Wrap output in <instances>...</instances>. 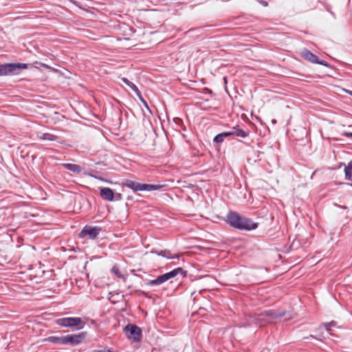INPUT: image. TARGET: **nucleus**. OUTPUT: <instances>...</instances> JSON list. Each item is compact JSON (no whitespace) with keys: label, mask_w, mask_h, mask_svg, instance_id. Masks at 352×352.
Instances as JSON below:
<instances>
[{"label":"nucleus","mask_w":352,"mask_h":352,"mask_svg":"<svg viewBox=\"0 0 352 352\" xmlns=\"http://www.w3.org/2000/svg\"><path fill=\"white\" fill-rule=\"evenodd\" d=\"M83 328V326H81L80 327H78V329H82Z\"/></svg>","instance_id":"34"},{"label":"nucleus","mask_w":352,"mask_h":352,"mask_svg":"<svg viewBox=\"0 0 352 352\" xmlns=\"http://www.w3.org/2000/svg\"><path fill=\"white\" fill-rule=\"evenodd\" d=\"M151 254H157L158 256L169 258V259H174V258H179L178 254L172 255L170 251L169 250H151Z\"/></svg>","instance_id":"12"},{"label":"nucleus","mask_w":352,"mask_h":352,"mask_svg":"<svg viewBox=\"0 0 352 352\" xmlns=\"http://www.w3.org/2000/svg\"><path fill=\"white\" fill-rule=\"evenodd\" d=\"M56 323L63 327H77L82 323V320L78 317H67L57 319Z\"/></svg>","instance_id":"7"},{"label":"nucleus","mask_w":352,"mask_h":352,"mask_svg":"<svg viewBox=\"0 0 352 352\" xmlns=\"http://www.w3.org/2000/svg\"><path fill=\"white\" fill-rule=\"evenodd\" d=\"M126 337L134 342H139L142 337V329L134 324H128L124 327Z\"/></svg>","instance_id":"6"},{"label":"nucleus","mask_w":352,"mask_h":352,"mask_svg":"<svg viewBox=\"0 0 352 352\" xmlns=\"http://www.w3.org/2000/svg\"><path fill=\"white\" fill-rule=\"evenodd\" d=\"M328 12H329L332 15H334L333 12H331L328 8H326Z\"/></svg>","instance_id":"31"},{"label":"nucleus","mask_w":352,"mask_h":352,"mask_svg":"<svg viewBox=\"0 0 352 352\" xmlns=\"http://www.w3.org/2000/svg\"><path fill=\"white\" fill-rule=\"evenodd\" d=\"M133 199V197L131 196H129L127 197V200H132Z\"/></svg>","instance_id":"32"},{"label":"nucleus","mask_w":352,"mask_h":352,"mask_svg":"<svg viewBox=\"0 0 352 352\" xmlns=\"http://www.w3.org/2000/svg\"><path fill=\"white\" fill-rule=\"evenodd\" d=\"M141 294H142V295H144V296L148 297V295H147V294H146L145 292L142 291V292H141Z\"/></svg>","instance_id":"29"},{"label":"nucleus","mask_w":352,"mask_h":352,"mask_svg":"<svg viewBox=\"0 0 352 352\" xmlns=\"http://www.w3.org/2000/svg\"><path fill=\"white\" fill-rule=\"evenodd\" d=\"M100 194L101 197L106 201H114V192L112 189L103 187L100 190Z\"/></svg>","instance_id":"11"},{"label":"nucleus","mask_w":352,"mask_h":352,"mask_svg":"<svg viewBox=\"0 0 352 352\" xmlns=\"http://www.w3.org/2000/svg\"><path fill=\"white\" fill-rule=\"evenodd\" d=\"M276 122H276V120H275V119L272 120V123L273 124H276Z\"/></svg>","instance_id":"30"},{"label":"nucleus","mask_w":352,"mask_h":352,"mask_svg":"<svg viewBox=\"0 0 352 352\" xmlns=\"http://www.w3.org/2000/svg\"><path fill=\"white\" fill-rule=\"evenodd\" d=\"M84 174L85 175L89 176L91 177H94V178H96V179H99V177H98L97 176L94 175L93 174V173H91V172H85Z\"/></svg>","instance_id":"24"},{"label":"nucleus","mask_w":352,"mask_h":352,"mask_svg":"<svg viewBox=\"0 0 352 352\" xmlns=\"http://www.w3.org/2000/svg\"><path fill=\"white\" fill-rule=\"evenodd\" d=\"M232 133V135H236L237 137L241 138H246L249 135V132L247 131H244L241 129H235L234 128L232 131H230Z\"/></svg>","instance_id":"17"},{"label":"nucleus","mask_w":352,"mask_h":352,"mask_svg":"<svg viewBox=\"0 0 352 352\" xmlns=\"http://www.w3.org/2000/svg\"><path fill=\"white\" fill-rule=\"evenodd\" d=\"M86 333L84 332L78 334H72L65 336V344L76 346L80 344L85 338Z\"/></svg>","instance_id":"10"},{"label":"nucleus","mask_w":352,"mask_h":352,"mask_svg":"<svg viewBox=\"0 0 352 352\" xmlns=\"http://www.w3.org/2000/svg\"><path fill=\"white\" fill-rule=\"evenodd\" d=\"M226 217L229 225L236 230L250 231L258 227V223H254L252 219L234 211H229Z\"/></svg>","instance_id":"2"},{"label":"nucleus","mask_w":352,"mask_h":352,"mask_svg":"<svg viewBox=\"0 0 352 352\" xmlns=\"http://www.w3.org/2000/svg\"><path fill=\"white\" fill-rule=\"evenodd\" d=\"M62 166L68 170H70L74 173L79 174L82 171V168L80 165L76 164H63Z\"/></svg>","instance_id":"14"},{"label":"nucleus","mask_w":352,"mask_h":352,"mask_svg":"<svg viewBox=\"0 0 352 352\" xmlns=\"http://www.w3.org/2000/svg\"><path fill=\"white\" fill-rule=\"evenodd\" d=\"M45 340L56 344H65V336H52L46 338Z\"/></svg>","instance_id":"13"},{"label":"nucleus","mask_w":352,"mask_h":352,"mask_svg":"<svg viewBox=\"0 0 352 352\" xmlns=\"http://www.w3.org/2000/svg\"><path fill=\"white\" fill-rule=\"evenodd\" d=\"M174 121L178 125L180 124L181 123H182V120L179 118H175Z\"/></svg>","instance_id":"26"},{"label":"nucleus","mask_w":352,"mask_h":352,"mask_svg":"<svg viewBox=\"0 0 352 352\" xmlns=\"http://www.w3.org/2000/svg\"><path fill=\"white\" fill-rule=\"evenodd\" d=\"M309 338L316 339V336H314L313 335H310L309 336L305 338V339H309Z\"/></svg>","instance_id":"28"},{"label":"nucleus","mask_w":352,"mask_h":352,"mask_svg":"<svg viewBox=\"0 0 352 352\" xmlns=\"http://www.w3.org/2000/svg\"><path fill=\"white\" fill-rule=\"evenodd\" d=\"M139 98V99L142 101V102L144 104V107L149 110V107H148V105L147 104V102L144 100L142 96V94L140 93V96H138Z\"/></svg>","instance_id":"22"},{"label":"nucleus","mask_w":352,"mask_h":352,"mask_svg":"<svg viewBox=\"0 0 352 352\" xmlns=\"http://www.w3.org/2000/svg\"><path fill=\"white\" fill-rule=\"evenodd\" d=\"M121 80L127 86H129L135 93L137 96H140V91L138 89V87L134 83H133L128 78L124 77L122 78Z\"/></svg>","instance_id":"16"},{"label":"nucleus","mask_w":352,"mask_h":352,"mask_svg":"<svg viewBox=\"0 0 352 352\" xmlns=\"http://www.w3.org/2000/svg\"><path fill=\"white\" fill-rule=\"evenodd\" d=\"M350 94L352 96V91H351V92H350Z\"/></svg>","instance_id":"35"},{"label":"nucleus","mask_w":352,"mask_h":352,"mask_svg":"<svg viewBox=\"0 0 352 352\" xmlns=\"http://www.w3.org/2000/svg\"><path fill=\"white\" fill-rule=\"evenodd\" d=\"M344 176L346 180H351L352 177V160L350 161L344 168Z\"/></svg>","instance_id":"19"},{"label":"nucleus","mask_w":352,"mask_h":352,"mask_svg":"<svg viewBox=\"0 0 352 352\" xmlns=\"http://www.w3.org/2000/svg\"><path fill=\"white\" fill-rule=\"evenodd\" d=\"M337 324V322L334 320H332L329 322L323 323L322 326L325 328L326 331L329 333L331 334L330 327H336Z\"/></svg>","instance_id":"21"},{"label":"nucleus","mask_w":352,"mask_h":352,"mask_svg":"<svg viewBox=\"0 0 352 352\" xmlns=\"http://www.w3.org/2000/svg\"><path fill=\"white\" fill-rule=\"evenodd\" d=\"M284 316H286L284 320H289L292 318L291 314H288L286 311H276L273 309H270L260 314H256L254 316H248L246 322L241 324L240 327H246L252 324L261 327L263 325V322L280 321Z\"/></svg>","instance_id":"1"},{"label":"nucleus","mask_w":352,"mask_h":352,"mask_svg":"<svg viewBox=\"0 0 352 352\" xmlns=\"http://www.w3.org/2000/svg\"><path fill=\"white\" fill-rule=\"evenodd\" d=\"M346 184L348 186H352V184L346 183Z\"/></svg>","instance_id":"33"},{"label":"nucleus","mask_w":352,"mask_h":352,"mask_svg":"<svg viewBox=\"0 0 352 352\" xmlns=\"http://www.w3.org/2000/svg\"><path fill=\"white\" fill-rule=\"evenodd\" d=\"M122 199V195L121 193L114 194V201H120Z\"/></svg>","instance_id":"23"},{"label":"nucleus","mask_w":352,"mask_h":352,"mask_svg":"<svg viewBox=\"0 0 352 352\" xmlns=\"http://www.w3.org/2000/svg\"><path fill=\"white\" fill-rule=\"evenodd\" d=\"M122 185L133 190L134 192L158 190L165 187V185L140 184L130 179H126L122 183Z\"/></svg>","instance_id":"4"},{"label":"nucleus","mask_w":352,"mask_h":352,"mask_svg":"<svg viewBox=\"0 0 352 352\" xmlns=\"http://www.w3.org/2000/svg\"><path fill=\"white\" fill-rule=\"evenodd\" d=\"M179 274H180L182 277H186L187 275V272L184 270L182 267H177L169 272L157 276L155 279L149 280L146 285L149 286L160 285L168 280L169 279L175 277Z\"/></svg>","instance_id":"5"},{"label":"nucleus","mask_w":352,"mask_h":352,"mask_svg":"<svg viewBox=\"0 0 352 352\" xmlns=\"http://www.w3.org/2000/svg\"><path fill=\"white\" fill-rule=\"evenodd\" d=\"M301 56L306 60L312 63L319 64L325 67H329V65L324 60H320L319 58L311 51L307 49H304L301 52Z\"/></svg>","instance_id":"9"},{"label":"nucleus","mask_w":352,"mask_h":352,"mask_svg":"<svg viewBox=\"0 0 352 352\" xmlns=\"http://www.w3.org/2000/svg\"><path fill=\"white\" fill-rule=\"evenodd\" d=\"M261 3L265 7L268 6V3L266 1H261Z\"/></svg>","instance_id":"27"},{"label":"nucleus","mask_w":352,"mask_h":352,"mask_svg":"<svg viewBox=\"0 0 352 352\" xmlns=\"http://www.w3.org/2000/svg\"><path fill=\"white\" fill-rule=\"evenodd\" d=\"M231 135L232 133H230V131L220 133L214 138L213 142L217 144H221L224 141V140L227 137Z\"/></svg>","instance_id":"15"},{"label":"nucleus","mask_w":352,"mask_h":352,"mask_svg":"<svg viewBox=\"0 0 352 352\" xmlns=\"http://www.w3.org/2000/svg\"><path fill=\"white\" fill-rule=\"evenodd\" d=\"M111 272L113 274H114L117 277L120 278H122L123 279L124 281H125V279H126V277L121 274L118 267L114 265L111 270Z\"/></svg>","instance_id":"20"},{"label":"nucleus","mask_w":352,"mask_h":352,"mask_svg":"<svg viewBox=\"0 0 352 352\" xmlns=\"http://www.w3.org/2000/svg\"><path fill=\"white\" fill-rule=\"evenodd\" d=\"M102 228L98 226H85L79 233V236L80 238L88 236L90 239H95L97 238Z\"/></svg>","instance_id":"8"},{"label":"nucleus","mask_w":352,"mask_h":352,"mask_svg":"<svg viewBox=\"0 0 352 352\" xmlns=\"http://www.w3.org/2000/svg\"><path fill=\"white\" fill-rule=\"evenodd\" d=\"M38 138L43 140L57 141L58 137L50 133H45L38 135Z\"/></svg>","instance_id":"18"},{"label":"nucleus","mask_w":352,"mask_h":352,"mask_svg":"<svg viewBox=\"0 0 352 352\" xmlns=\"http://www.w3.org/2000/svg\"><path fill=\"white\" fill-rule=\"evenodd\" d=\"M342 135L346 138H352V133L351 132H343Z\"/></svg>","instance_id":"25"},{"label":"nucleus","mask_w":352,"mask_h":352,"mask_svg":"<svg viewBox=\"0 0 352 352\" xmlns=\"http://www.w3.org/2000/svg\"><path fill=\"white\" fill-rule=\"evenodd\" d=\"M29 65L27 63H4L0 65V76L18 75L22 69H28Z\"/></svg>","instance_id":"3"}]
</instances>
